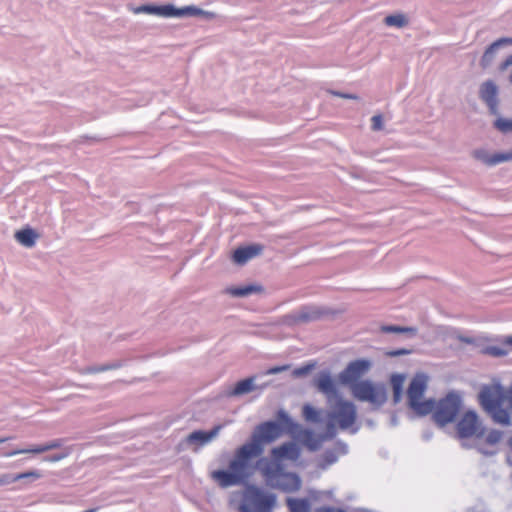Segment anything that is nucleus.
<instances>
[{
	"label": "nucleus",
	"mask_w": 512,
	"mask_h": 512,
	"mask_svg": "<svg viewBox=\"0 0 512 512\" xmlns=\"http://www.w3.org/2000/svg\"><path fill=\"white\" fill-rule=\"evenodd\" d=\"M37 237L38 235L31 228L22 229L15 233L17 242L27 248H31L35 245Z\"/></svg>",
	"instance_id": "4be33fe9"
},
{
	"label": "nucleus",
	"mask_w": 512,
	"mask_h": 512,
	"mask_svg": "<svg viewBox=\"0 0 512 512\" xmlns=\"http://www.w3.org/2000/svg\"><path fill=\"white\" fill-rule=\"evenodd\" d=\"M473 156L475 159L481 161L482 163L488 166H494L503 162L512 160V149L507 152H499L495 154H490L488 151L484 149H478L473 152Z\"/></svg>",
	"instance_id": "dca6fc26"
},
{
	"label": "nucleus",
	"mask_w": 512,
	"mask_h": 512,
	"mask_svg": "<svg viewBox=\"0 0 512 512\" xmlns=\"http://www.w3.org/2000/svg\"><path fill=\"white\" fill-rule=\"evenodd\" d=\"M317 512H345L341 509H334L330 507H324L317 510Z\"/></svg>",
	"instance_id": "c03bdc74"
},
{
	"label": "nucleus",
	"mask_w": 512,
	"mask_h": 512,
	"mask_svg": "<svg viewBox=\"0 0 512 512\" xmlns=\"http://www.w3.org/2000/svg\"><path fill=\"white\" fill-rule=\"evenodd\" d=\"M503 433L499 430H492L488 433L486 437V442L488 444L494 445L497 444L502 439Z\"/></svg>",
	"instance_id": "7c9ffc66"
},
{
	"label": "nucleus",
	"mask_w": 512,
	"mask_h": 512,
	"mask_svg": "<svg viewBox=\"0 0 512 512\" xmlns=\"http://www.w3.org/2000/svg\"><path fill=\"white\" fill-rule=\"evenodd\" d=\"M381 331L384 333H408L411 336H415L417 329L414 327H403L396 325H385L381 327Z\"/></svg>",
	"instance_id": "bb28decb"
},
{
	"label": "nucleus",
	"mask_w": 512,
	"mask_h": 512,
	"mask_svg": "<svg viewBox=\"0 0 512 512\" xmlns=\"http://www.w3.org/2000/svg\"><path fill=\"white\" fill-rule=\"evenodd\" d=\"M384 23L389 27L404 28L409 24V18L403 13H396L386 16Z\"/></svg>",
	"instance_id": "b1692460"
},
{
	"label": "nucleus",
	"mask_w": 512,
	"mask_h": 512,
	"mask_svg": "<svg viewBox=\"0 0 512 512\" xmlns=\"http://www.w3.org/2000/svg\"><path fill=\"white\" fill-rule=\"evenodd\" d=\"M61 446H62V441L59 439H56V440L49 441L45 444L33 445L30 448L14 450V451L6 453L5 456L11 457V456H14L17 454H27V453L40 454V453H44V452H47V451H50L53 449L60 448Z\"/></svg>",
	"instance_id": "6ab92c4d"
},
{
	"label": "nucleus",
	"mask_w": 512,
	"mask_h": 512,
	"mask_svg": "<svg viewBox=\"0 0 512 512\" xmlns=\"http://www.w3.org/2000/svg\"><path fill=\"white\" fill-rule=\"evenodd\" d=\"M263 247L258 244L240 247L233 253V261L239 265L245 264L250 259L261 254Z\"/></svg>",
	"instance_id": "a211bd4d"
},
{
	"label": "nucleus",
	"mask_w": 512,
	"mask_h": 512,
	"mask_svg": "<svg viewBox=\"0 0 512 512\" xmlns=\"http://www.w3.org/2000/svg\"><path fill=\"white\" fill-rule=\"evenodd\" d=\"M282 434L280 424L274 421H267L258 425L252 433L251 440L247 442L249 446H253L259 450V454L264 452L266 444L274 442Z\"/></svg>",
	"instance_id": "6e6552de"
},
{
	"label": "nucleus",
	"mask_w": 512,
	"mask_h": 512,
	"mask_svg": "<svg viewBox=\"0 0 512 512\" xmlns=\"http://www.w3.org/2000/svg\"><path fill=\"white\" fill-rule=\"evenodd\" d=\"M23 475H13V474H2L0 475V486L8 485L18 480H21Z\"/></svg>",
	"instance_id": "c756f323"
},
{
	"label": "nucleus",
	"mask_w": 512,
	"mask_h": 512,
	"mask_svg": "<svg viewBox=\"0 0 512 512\" xmlns=\"http://www.w3.org/2000/svg\"><path fill=\"white\" fill-rule=\"evenodd\" d=\"M255 378L249 377L241 380L235 384V386L227 392L228 396H242L248 394L256 389L254 383Z\"/></svg>",
	"instance_id": "aec40b11"
},
{
	"label": "nucleus",
	"mask_w": 512,
	"mask_h": 512,
	"mask_svg": "<svg viewBox=\"0 0 512 512\" xmlns=\"http://www.w3.org/2000/svg\"><path fill=\"white\" fill-rule=\"evenodd\" d=\"M9 439H10V438H1V439H0V443H4V442H6V441H7V440H9Z\"/></svg>",
	"instance_id": "8fccbe9b"
},
{
	"label": "nucleus",
	"mask_w": 512,
	"mask_h": 512,
	"mask_svg": "<svg viewBox=\"0 0 512 512\" xmlns=\"http://www.w3.org/2000/svg\"><path fill=\"white\" fill-rule=\"evenodd\" d=\"M18 475H23L22 479H30L32 481L42 477V474L37 470L19 473Z\"/></svg>",
	"instance_id": "f704fd0d"
},
{
	"label": "nucleus",
	"mask_w": 512,
	"mask_h": 512,
	"mask_svg": "<svg viewBox=\"0 0 512 512\" xmlns=\"http://www.w3.org/2000/svg\"><path fill=\"white\" fill-rule=\"evenodd\" d=\"M402 397V391H393V400L398 403Z\"/></svg>",
	"instance_id": "a18cd8bd"
},
{
	"label": "nucleus",
	"mask_w": 512,
	"mask_h": 512,
	"mask_svg": "<svg viewBox=\"0 0 512 512\" xmlns=\"http://www.w3.org/2000/svg\"><path fill=\"white\" fill-rule=\"evenodd\" d=\"M509 81H510V82H511V84H512V72H511V75H510V77H509Z\"/></svg>",
	"instance_id": "864d4df0"
},
{
	"label": "nucleus",
	"mask_w": 512,
	"mask_h": 512,
	"mask_svg": "<svg viewBox=\"0 0 512 512\" xmlns=\"http://www.w3.org/2000/svg\"><path fill=\"white\" fill-rule=\"evenodd\" d=\"M508 445L512 449V436L508 440Z\"/></svg>",
	"instance_id": "09e8293b"
},
{
	"label": "nucleus",
	"mask_w": 512,
	"mask_h": 512,
	"mask_svg": "<svg viewBox=\"0 0 512 512\" xmlns=\"http://www.w3.org/2000/svg\"><path fill=\"white\" fill-rule=\"evenodd\" d=\"M352 396L361 402H368L374 408L381 407L387 401V389L382 383L360 380L350 388Z\"/></svg>",
	"instance_id": "423d86ee"
},
{
	"label": "nucleus",
	"mask_w": 512,
	"mask_h": 512,
	"mask_svg": "<svg viewBox=\"0 0 512 512\" xmlns=\"http://www.w3.org/2000/svg\"><path fill=\"white\" fill-rule=\"evenodd\" d=\"M372 129L374 131H379L383 129V118L381 115H375L371 119Z\"/></svg>",
	"instance_id": "72a5a7b5"
},
{
	"label": "nucleus",
	"mask_w": 512,
	"mask_h": 512,
	"mask_svg": "<svg viewBox=\"0 0 512 512\" xmlns=\"http://www.w3.org/2000/svg\"><path fill=\"white\" fill-rule=\"evenodd\" d=\"M512 66V54L509 55L503 62L498 65V71L504 72L508 67Z\"/></svg>",
	"instance_id": "e433bc0d"
},
{
	"label": "nucleus",
	"mask_w": 512,
	"mask_h": 512,
	"mask_svg": "<svg viewBox=\"0 0 512 512\" xmlns=\"http://www.w3.org/2000/svg\"><path fill=\"white\" fill-rule=\"evenodd\" d=\"M457 435L461 439L482 437L485 427L473 410L466 411L457 423Z\"/></svg>",
	"instance_id": "9b49d317"
},
{
	"label": "nucleus",
	"mask_w": 512,
	"mask_h": 512,
	"mask_svg": "<svg viewBox=\"0 0 512 512\" xmlns=\"http://www.w3.org/2000/svg\"><path fill=\"white\" fill-rule=\"evenodd\" d=\"M461 407V398L456 393H449L435 405L433 419L440 426L454 421Z\"/></svg>",
	"instance_id": "1a4fd4ad"
},
{
	"label": "nucleus",
	"mask_w": 512,
	"mask_h": 512,
	"mask_svg": "<svg viewBox=\"0 0 512 512\" xmlns=\"http://www.w3.org/2000/svg\"><path fill=\"white\" fill-rule=\"evenodd\" d=\"M427 383L428 377L425 374H417L410 382L407 391L410 408L421 416L431 413L435 407V401L433 399L422 401Z\"/></svg>",
	"instance_id": "0eeeda50"
},
{
	"label": "nucleus",
	"mask_w": 512,
	"mask_h": 512,
	"mask_svg": "<svg viewBox=\"0 0 512 512\" xmlns=\"http://www.w3.org/2000/svg\"><path fill=\"white\" fill-rule=\"evenodd\" d=\"M323 460L322 468H326L337 461V455L333 451H326L323 455Z\"/></svg>",
	"instance_id": "2f4dec72"
},
{
	"label": "nucleus",
	"mask_w": 512,
	"mask_h": 512,
	"mask_svg": "<svg viewBox=\"0 0 512 512\" xmlns=\"http://www.w3.org/2000/svg\"><path fill=\"white\" fill-rule=\"evenodd\" d=\"M371 368V362L367 359H358L350 362L347 367L339 374L338 378L340 383L348 385L351 388L352 384L360 381L359 379L365 375Z\"/></svg>",
	"instance_id": "f8f14e48"
},
{
	"label": "nucleus",
	"mask_w": 512,
	"mask_h": 512,
	"mask_svg": "<svg viewBox=\"0 0 512 512\" xmlns=\"http://www.w3.org/2000/svg\"><path fill=\"white\" fill-rule=\"evenodd\" d=\"M289 317L293 323H304L317 319L319 312L314 308L304 307Z\"/></svg>",
	"instance_id": "412c9836"
},
{
	"label": "nucleus",
	"mask_w": 512,
	"mask_h": 512,
	"mask_svg": "<svg viewBox=\"0 0 512 512\" xmlns=\"http://www.w3.org/2000/svg\"><path fill=\"white\" fill-rule=\"evenodd\" d=\"M316 387L320 392L326 395L328 404L340 397L329 372H321L319 374L316 380Z\"/></svg>",
	"instance_id": "2eb2a0df"
},
{
	"label": "nucleus",
	"mask_w": 512,
	"mask_h": 512,
	"mask_svg": "<svg viewBox=\"0 0 512 512\" xmlns=\"http://www.w3.org/2000/svg\"><path fill=\"white\" fill-rule=\"evenodd\" d=\"M133 12L135 14H151L162 18H183V17H204L212 19L214 14L212 12L204 11L194 5L177 8L173 4L165 5H152L146 4L136 7Z\"/></svg>",
	"instance_id": "39448f33"
},
{
	"label": "nucleus",
	"mask_w": 512,
	"mask_h": 512,
	"mask_svg": "<svg viewBox=\"0 0 512 512\" xmlns=\"http://www.w3.org/2000/svg\"><path fill=\"white\" fill-rule=\"evenodd\" d=\"M329 408L325 413L326 429L321 440H313V432L306 430L303 435L307 446L311 450H316L320 442L333 439L338 430L349 431L352 434L358 432L359 427L355 426L357 420V408L353 402L338 397L337 400L328 404Z\"/></svg>",
	"instance_id": "f03ea898"
},
{
	"label": "nucleus",
	"mask_w": 512,
	"mask_h": 512,
	"mask_svg": "<svg viewBox=\"0 0 512 512\" xmlns=\"http://www.w3.org/2000/svg\"><path fill=\"white\" fill-rule=\"evenodd\" d=\"M330 93L335 96L345 98V99H358V97L354 94L341 93V92H337V91H331Z\"/></svg>",
	"instance_id": "ea45409f"
},
{
	"label": "nucleus",
	"mask_w": 512,
	"mask_h": 512,
	"mask_svg": "<svg viewBox=\"0 0 512 512\" xmlns=\"http://www.w3.org/2000/svg\"><path fill=\"white\" fill-rule=\"evenodd\" d=\"M251 508L253 507L243 501V503L239 506V512H255V510L253 511Z\"/></svg>",
	"instance_id": "37998d69"
},
{
	"label": "nucleus",
	"mask_w": 512,
	"mask_h": 512,
	"mask_svg": "<svg viewBox=\"0 0 512 512\" xmlns=\"http://www.w3.org/2000/svg\"><path fill=\"white\" fill-rule=\"evenodd\" d=\"M507 46H512V38L502 37L491 43L484 51L480 65L483 69L488 68L496 59L498 52Z\"/></svg>",
	"instance_id": "4468645a"
},
{
	"label": "nucleus",
	"mask_w": 512,
	"mask_h": 512,
	"mask_svg": "<svg viewBox=\"0 0 512 512\" xmlns=\"http://www.w3.org/2000/svg\"><path fill=\"white\" fill-rule=\"evenodd\" d=\"M103 365H104L105 371L115 370V369H119V368L123 367L125 365V361L124 360H115V361H112L110 363L103 364Z\"/></svg>",
	"instance_id": "c9c22d12"
},
{
	"label": "nucleus",
	"mask_w": 512,
	"mask_h": 512,
	"mask_svg": "<svg viewBox=\"0 0 512 512\" xmlns=\"http://www.w3.org/2000/svg\"><path fill=\"white\" fill-rule=\"evenodd\" d=\"M311 369V366H304V367H300V368H297L294 370L293 374L295 376H303V375H306Z\"/></svg>",
	"instance_id": "58836bf2"
},
{
	"label": "nucleus",
	"mask_w": 512,
	"mask_h": 512,
	"mask_svg": "<svg viewBox=\"0 0 512 512\" xmlns=\"http://www.w3.org/2000/svg\"><path fill=\"white\" fill-rule=\"evenodd\" d=\"M261 456L259 450L247 443L236 449L228 469L211 472V478L222 488L236 486L248 481L257 469L252 460Z\"/></svg>",
	"instance_id": "7ed1b4c3"
},
{
	"label": "nucleus",
	"mask_w": 512,
	"mask_h": 512,
	"mask_svg": "<svg viewBox=\"0 0 512 512\" xmlns=\"http://www.w3.org/2000/svg\"><path fill=\"white\" fill-rule=\"evenodd\" d=\"M405 377L400 374H394L391 377L393 391H402Z\"/></svg>",
	"instance_id": "c85d7f7f"
},
{
	"label": "nucleus",
	"mask_w": 512,
	"mask_h": 512,
	"mask_svg": "<svg viewBox=\"0 0 512 512\" xmlns=\"http://www.w3.org/2000/svg\"><path fill=\"white\" fill-rule=\"evenodd\" d=\"M288 368H289L288 365L275 366V367L268 369L265 374H267V375L278 374L280 372L287 370Z\"/></svg>",
	"instance_id": "4c0bfd02"
},
{
	"label": "nucleus",
	"mask_w": 512,
	"mask_h": 512,
	"mask_svg": "<svg viewBox=\"0 0 512 512\" xmlns=\"http://www.w3.org/2000/svg\"><path fill=\"white\" fill-rule=\"evenodd\" d=\"M460 340L465 343H472V339H470V338H460Z\"/></svg>",
	"instance_id": "de8ad7c7"
},
{
	"label": "nucleus",
	"mask_w": 512,
	"mask_h": 512,
	"mask_svg": "<svg viewBox=\"0 0 512 512\" xmlns=\"http://www.w3.org/2000/svg\"><path fill=\"white\" fill-rule=\"evenodd\" d=\"M278 417H279L281 420H283L285 423H287V424H290V423H291V419L289 418L288 414H287L285 411H283V410H280V411L278 412Z\"/></svg>",
	"instance_id": "79ce46f5"
},
{
	"label": "nucleus",
	"mask_w": 512,
	"mask_h": 512,
	"mask_svg": "<svg viewBox=\"0 0 512 512\" xmlns=\"http://www.w3.org/2000/svg\"><path fill=\"white\" fill-rule=\"evenodd\" d=\"M65 457V454H56L49 457H46L45 460L49 462H57L62 460Z\"/></svg>",
	"instance_id": "a19ab883"
},
{
	"label": "nucleus",
	"mask_w": 512,
	"mask_h": 512,
	"mask_svg": "<svg viewBox=\"0 0 512 512\" xmlns=\"http://www.w3.org/2000/svg\"><path fill=\"white\" fill-rule=\"evenodd\" d=\"M507 343H509L510 345H512V337H509V338H508Z\"/></svg>",
	"instance_id": "3c124183"
},
{
	"label": "nucleus",
	"mask_w": 512,
	"mask_h": 512,
	"mask_svg": "<svg viewBox=\"0 0 512 512\" xmlns=\"http://www.w3.org/2000/svg\"><path fill=\"white\" fill-rule=\"evenodd\" d=\"M100 372H105V368H104L103 364L89 366V367H86V368H83L80 370V373H82V374H95V373H100Z\"/></svg>",
	"instance_id": "473e14b6"
},
{
	"label": "nucleus",
	"mask_w": 512,
	"mask_h": 512,
	"mask_svg": "<svg viewBox=\"0 0 512 512\" xmlns=\"http://www.w3.org/2000/svg\"><path fill=\"white\" fill-rule=\"evenodd\" d=\"M221 426H215L211 431L196 430L185 438V443L190 446H203L212 441L220 432Z\"/></svg>",
	"instance_id": "f3484780"
},
{
	"label": "nucleus",
	"mask_w": 512,
	"mask_h": 512,
	"mask_svg": "<svg viewBox=\"0 0 512 512\" xmlns=\"http://www.w3.org/2000/svg\"><path fill=\"white\" fill-rule=\"evenodd\" d=\"M243 500L252 506L255 512H270L276 504V496L274 494L267 493L255 485L246 487Z\"/></svg>",
	"instance_id": "9d476101"
},
{
	"label": "nucleus",
	"mask_w": 512,
	"mask_h": 512,
	"mask_svg": "<svg viewBox=\"0 0 512 512\" xmlns=\"http://www.w3.org/2000/svg\"><path fill=\"white\" fill-rule=\"evenodd\" d=\"M494 126L502 133L512 132V119L498 118Z\"/></svg>",
	"instance_id": "cd10ccee"
},
{
	"label": "nucleus",
	"mask_w": 512,
	"mask_h": 512,
	"mask_svg": "<svg viewBox=\"0 0 512 512\" xmlns=\"http://www.w3.org/2000/svg\"><path fill=\"white\" fill-rule=\"evenodd\" d=\"M299 455L300 450L294 442L284 443L271 450V458L262 457L257 460V470L267 486L284 492H295L301 487V479L297 474L285 471L281 460L295 461Z\"/></svg>",
	"instance_id": "f257e3e1"
},
{
	"label": "nucleus",
	"mask_w": 512,
	"mask_h": 512,
	"mask_svg": "<svg viewBox=\"0 0 512 512\" xmlns=\"http://www.w3.org/2000/svg\"><path fill=\"white\" fill-rule=\"evenodd\" d=\"M261 291V287L257 285H246L244 287H230L225 290V293L234 297H246L251 294Z\"/></svg>",
	"instance_id": "5701e85b"
},
{
	"label": "nucleus",
	"mask_w": 512,
	"mask_h": 512,
	"mask_svg": "<svg viewBox=\"0 0 512 512\" xmlns=\"http://www.w3.org/2000/svg\"><path fill=\"white\" fill-rule=\"evenodd\" d=\"M303 417L306 421L312 423H320L322 421V410L316 409L309 404H305L302 408Z\"/></svg>",
	"instance_id": "393cba45"
},
{
	"label": "nucleus",
	"mask_w": 512,
	"mask_h": 512,
	"mask_svg": "<svg viewBox=\"0 0 512 512\" xmlns=\"http://www.w3.org/2000/svg\"><path fill=\"white\" fill-rule=\"evenodd\" d=\"M479 98L488 106L491 113L498 109V87L492 80L484 81L479 87Z\"/></svg>",
	"instance_id": "ddd939ff"
},
{
	"label": "nucleus",
	"mask_w": 512,
	"mask_h": 512,
	"mask_svg": "<svg viewBox=\"0 0 512 512\" xmlns=\"http://www.w3.org/2000/svg\"><path fill=\"white\" fill-rule=\"evenodd\" d=\"M483 454H486V455H490V454H493L492 452H487V451H481Z\"/></svg>",
	"instance_id": "603ef678"
},
{
	"label": "nucleus",
	"mask_w": 512,
	"mask_h": 512,
	"mask_svg": "<svg viewBox=\"0 0 512 512\" xmlns=\"http://www.w3.org/2000/svg\"><path fill=\"white\" fill-rule=\"evenodd\" d=\"M405 353H406L405 350H400V351L393 352L392 355H402V354H405Z\"/></svg>",
	"instance_id": "49530a36"
},
{
	"label": "nucleus",
	"mask_w": 512,
	"mask_h": 512,
	"mask_svg": "<svg viewBox=\"0 0 512 512\" xmlns=\"http://www.w3.org/2000/svg\"><path fill=\"white\" fill-rule=\"evenodd\" d=\"M287 505L291 512H309L310 506L305 499H292L287 500Z\"/></svg>",
	"instance_id": "a878e982"
},
{
	"label": "nucleus",
	"mask_w": 512,
	"mask_h": 512,
	"mask_svg": "<svg viewBox=\"0 0 512 512\" xmlns=\"http://www.w3.org/2000/svg\"><path fill=\"white\" fill-rule=\"evenodd\" d=\"M478 398L481 407L495 423L503 426L512 424L509 411L502 407L503 404H507L512 412V384L507 389L500 383L485 385L481 388Z\"/></svg>",
	"instance_id": "20e7f679"
}]
</instances>
